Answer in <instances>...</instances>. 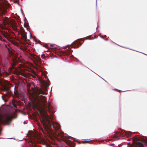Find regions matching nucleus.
I'll return each instance as SVG.
<instances>
[{
	"label": "nucleus",
	"instance_id": "1",
	"mask_svg": "<svg viewBox=\"0 0 147 147\" xmlns=\"http://www.w3.org/2000/svg\"><path fill=\"white\" fill-rule=\"evenodd\" d=\"M36 99L37 104L38 105H41L42 104V111L44 113L42 115V117H40V120L42 124L46 130L49 136H53L55 138L60 137V139L64 141L66 144L70 147H75L76 144L73 142L69 140V137L67 134L62 131H58L54 133L51 129L50 127L52 125L53 128L55 131H57L60 128V125L56 122L52 121L53 117L52 115L49 116L45 112L48 111L51 113V107L49 102H47L45 99V97L42 95L45 94V93L41 89H38L36 91Z\"/></svg>",
	"mask_w": 147,
	"mask_h": 147
},
{
	"label": "nucleus",
	"instance_id": "2",
	"mask_svg": "<svg viewBox=\"0 0 147 147\" xmlns=\"http://www.w3.org/2000/svg\"><path fill=\"white\" fill-rule=\"evenodd\" d=\"M4 20L6 23L12 27L13 30L19 32V30L17 28V24L13 20H10L7 18L6 17H5Z\"/></svg>",
	"mask_w": 147,
	"mask_h": 147
},
{
	"label": "nucleus",
	"instance_id": "3",
	"mask_svg": "<svg viewBox=\"0 0 147 147\" xmlns=\"http://www.w3.org/2000/svg\"><path fill=\"white\" fill-rule=\"evenodd\" d=\"M29 55L31 59L34 61L38 62L40 63H41V60L39 57L37 56L34 54L29 53Z\"/></svg>",
	"mask_w": 147,
	"mask_h": 147
},
{
	"label": "nucleus",
	"instance_id": "4",
	"mask_svg": "<svg viewBox=\"0 0 147 147\" xmlns=\"http://www.w3.org/2000/svg\"><path fill=\"white\" fill-rule=\"evenodd\" d=\"M11 5L9 3L7 4L5 7L3 6L0 8L1 11L3 14H5L7 11V9L10 7Z\"/></svg>",
	"mask_w": 147,
	"mask_h": 147
},
{
	"label": "nucleus",
	"instance_id": "5",
	"mask_svg": "<svg viewBox=\"0 0 147 147\" xmlns=\"http://www.w3.org/2000/svg\"><path fill=\"white\" fill-rule=\"evenodd\" d=\"M3 36L5 37V38H6L9 41H10L11 43L13 44V45H17L18 44L16 42H15L11 40H10L11 39V37L7 33H5V34H3Z\"/></svg>",
	"mask_w": 147,
	"mask_h": 147
},
{
	"label": "nucleus",
	"instance_id": "6",
	"mask_svg": "<svg viewBox=\"0 0 147 147\" xmlns=\"http://www.w3.org/2000/svg\"><path fill=\"white\" fill-rule=\"evenodd\" d=\"M20 33L21 36V38L24 41L26 40L27 38L26 33L23 29H21Z\"/></svg>",
	"mask_w": 147,
	"mask_h": 147
},
{
	"label": "nucleus",
	"instance_id": "7",
	"mask_svg": "<svg viewBox=\"0 0 147 147\" xmlns=\"http://www.w3.org/2000/svg\"><path fill=\"white\" fill-rule=\"evenodd\" d=\"M82 44L80 43L79 40H77L76 42L71 44V46L74 48H78Z\"/></svg>",
	"mask_w": 147,
	"mask_h": 147
},
{
	"label": "nucleus",
	"instance_id": "8",
	"mask_svg": "<svg viewBox=\"0 0 147 147\" xmlns=\"http://www.w3.org/2000/svg\"><path fill=\"white\" fill-rule=\"evenodd\" d=\"M72 52V50L70 49H68L65 51V52H63V55L64 56H68V55H69L71 54Z\"/></svg>",
	"mask_w": 147,
	"mask_h": 147
},
{
	"label": "nucleus",
	"instance_id": "9",
	"mask_svg": "<svg viewBox=\"0 0 147 147\" xmlns=\"http://www.w3.org/2000/svg\"><path fill=\"white\" fill-rule=\"evenodd\" d=\"M8 51L9 53L12 56H15V55L14 54V51L11 48H8Z\"/></svg>",
	"mask_w": 147,
	"mask_h": 147
},
{
	"label": "nucleus",
	"instance_id": "10",
	"mask_svg": "<svg viewBox=\"0 0 147 147\" xmlns=\"http://www.w3.org/2000/svg\"><path fill=\"white\" fill-rule=\"evenodd\" d=\"M38 142L41 144H44L46 143V141L44 139H41Z\"/></svg>",
	"mask_w": 147,
	"mask_h": 147
},
{
	"label": "nucleus",
	"instance_id": "11",
	"mask_svg": "<svg viewBox=\"0 0 147 147\" xmlns=\"http://www.w3.org/2000/svg\"><path fill=\"white\" fill-rule=\"evenodd\" d=\"M39 128L40 129L42 130V132L44 134H48L47 132V131H46V130L45 128H44V129H45V131L40 126H39Z\"/></svg>",
	"mask_w": 147,
	"mask_h": 147
},
{
	"label": "nucleus",
	"instance_id": "12",
	"mask_svg": "<svg viewBox=\"0 0 147 147\" xmlns=\"http://www.w3.org/2000/svg\"><path fill=\"white\" fill-rule=\"evenodd\" d=\"M2 98H3V96H2ZM3 100H4V101L5 102H6L7 101V99H4L3 98Z\"/></svg>",
	"mask_w": 147,
	"mask_h": 147
},
{
	"label": "nucleus",
	"instance_id": "13",
	"mask_svg": "<svg viewBox=\"0 0 147 147\" xmlns=\"http://www.w3.org/2000/svg\"><path fill=\"white\" fill-rule=\"evenodd\" d=\"M30 86V84H28L27 85V87L28 88H29Z\"/></svg>",
	"mask_w": 147,
	"mask_h": 147
},
{
	"label": "nucleus",
	"instance_id": "14",
	"mask_svg": "<svg viewBox=\"0 0 147 147\" xmlns=\"http://www.w3.org/2000/svg\"><path fill=\"white\" fill-rule=\"evenodd\" d=\"M15 95H16V97H18V93H16V94H15Z\"/></svg>",
	"mask_w": 147,
	"mask_h": 147
},
{
	"label": "nucleus",
	"instance_id": "15",
	"mask_svg": "<svg viewBox=\"0 0 147 147\" xmlns=\"http://www.w3.org/2000/svg\"><path fill=\"white\" fill-rule=\"evenodd\" d=\"M15 3H18V1L17 0H16L14 1Z\"/></svg>",
	"mask_w": 147,
	"mask_h": 147
},
{
	"label": "nucleus",
	"instance_id": "16",
	"mask_svg": "<svg viewBox=\"0 0 147 147\" xmlns=\"http://www.w3.org/2000/svg\"><path fill=\"white\" fill-rule=\"evenodd\" d=\"M1 83H2L1 81L0 80V84H1Z\"/></svg>",
	"mask_w": 147,
	"mask_h": 147
},
{
	"label": "nucleus",
	"instance_id": "17",
	"mask_svg": "<svg viewBox=\"0 0 147 147\" xmlns=\"http://www.w3.org/2000/svg\"><path fill=\"white\" fill-rule=\"evenodd\" d=\"M120 91V90H118V92H119V91Z\"/></svg>",
	"mask_w": 147,
	"mask_h": 147
},
{
	"label": "nucleus",
	"instance_id": "18",
	"mask_svg": "<svg viewBox=\"0 0 147 147\" xmlns=\"http://www.w3.org/2000/svg\"><path fill=\"white\" fill-rule=\"evenodd\" d=\"M115 138H117V137L116 136L115 137Z\"/></svg>",
	"mask_w": 147,
	"mask_h": 147
},
{
	"label": "nucleus",
	"instance_id": "19",
	"mask_svg": "<svg viewBox=\"0 0 147 147\" xmlns=\"http://www.w3.org/2000/svg\"><path fill=\"white\" fill-rule=\"evenodd\" d=\"M10 69V70L11 71L12 69Z\"/></svg>",
	"mask_w": 147,
	"mask_h": 147
},
{
	"label": "nucleus",
	"instance_id": "20",
	"mask_svg": "<svg viewBox=\"0 0 147 147\" xmlns=\"http://www.w3.org/2000/svg\"><path fill=\"white\" fill-rule=\"evenodd\" d=\"M37 140H38V139H37ZM40 140H38V141H40Z\"/></svg>",
	"mask_w": 147,
	"mask_h": 147
}]
</instances>
